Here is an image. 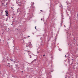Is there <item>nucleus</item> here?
<instances>
[{
    "instance_id": "obj_1",
    "label": "nucleus",
    "mask_w": 78,
    "mask_h": 78,
    "mask_svg": "<svg viewBox=\"0 0 78 78\" xmlns=\"http://www.w3.org/2000/svg\"><path fill=\"white\" fill-rule=\"evenodd\" d=\"M32 44H31V43L30 42L28 43V44L26 45V46L27 47H30V46H31Z\"/></svg>"
},
{
    "instance_id": "obj_2",
    "label": "nucleus",
    "mask_w": 78,
    "mask_h": 78,
    "mask_svg": "<svg viewBox=\"0 0 78 78\" xmlns=\"http://www.w3.org/2000/svg\"><path fill=\"white\" fill-rule=\"evenodd\" d=\"M31 4H32V5L31 6V8H32L33 9L35 8V7H34V6L33 5H34V2H32Z\"/></svg>"
},
{
    "instance_id": "obj_3",
    "label": "nucleus",
    "mask_w": 78,
    "mask_h": 78,
    "mask_svg": "<svg viewBox=\"0 0 78 78\" xmlns=\"http://www.w3.org/2000/svg\"><path fill=\"white\" fill-rule=\"evenodd\" d=\"M5 12L6 14V16H8V11L6 10V11H5Z\"/></svg>"
},
{
    "instance_id": "obj_4",
    "label": "nucleus",
    "mask_w": 78,
    "mask_h": 78,
    "mask_svg": "<svg viewBox=\"0 0 78 78\" xmlns=\"http://www.w3.org/2000/svg\"><path fill=\"white\" fill-rule=\"evenodd\" d=\"M12 68V66L11 65H9V69H11Z\"/></svg>"
},
{
    "instance_id": "obj_5",
    "label": "nucleus",
    "mask_w": 78,
    "mask_h": 78,
    "mask_svg": "<svg viewBox=\"0 0 78 78\" xmlns=\"http://www.w3.org/2000/svg\"><path fill=\"white\" fill-rule=\"evenodd\" d=\"M18 3H20V4H21V3H20L21 2L20 1L19 2V1H18Z\"/></svg>"
},
{
    "instance_id": "obj_6",
    "label": "nucleus",
    "mask_w": 78,
    "mask_h": 78,
    "mask_svg": "<svg viewBox=\"0 0 78 78\" xmlns=\"http://www.w3.org/2000/svg\"><path fill=\"white\" fill-rule=\"evenodd\" d=\"M35 29H36V27H35Z\"/></svg>"
},
{
    "instance_id": "obj_7",
    "label": "nucleus",
    "mask_w": 78,
    "mask_h": 78,
    "mask_svg": "<svg viewBox=\"0 0 78 78\" xmlns=\"http://www.w3.org/2000/svg\"><path fill=\"white\" fill-rule=\"evenodd\" d=\"M9 2H11V0H9Z\"/></svg>"
},
{
    "instance_id": "obj_8",
    "label": "nucleus",
    "mask_w": 78,
    "mask_h": 78,
    "mask_svg": "<svg viewBox=\"0 0 78 78\" xmlns=\"http://www.w3.org/2000/svg\"><path fill=\"white\" fill-rule=\"evenodd\" d=\"M77 17H78V14L77 15Z\"/></svg>"
},
{
    "instance_id": "obj_9",
    "label": "nucleus",
    "mask_w": 78,
    "mask_h": 78,
    "mask_svg": "<svg viewBox=\"0 0 78 78\" xmlns=\"http://www.w3.org/2000/svg\"><path fill=\"white\" fill-rule=\"evenodd\" d=\"M42 18H41V20H42Z\"/></svg>"
},
{
    "instance_id": "obj_10",
    "label": "nucleus",
    "mask_w": 78,
    "mask_h": 78,
    "mask_svg": "<svg viewBox=\"0 0 78 78\" xmlns=\"http://www.w3.org/2000/svg\"><path fill=\"white\" fill-rule=\"evenodd\" d=\"M45 56V55H44L43 56Z\"/></svg>"
},
{
    "instance_id": "obj_11",
    "label": "nucleus",
    "mask_w": 78,
    "mask_h": 78,
    "mask_svg": "<svg viewBox=\"0 0 78 78\" xmlns=\"http://www.w3.org/2000/svg\"><path fill=\"white\" fill-rule=\"evenodd\" d=\"M12 9H13V8H12Z\"/></svg>"
},
{
    "instance_id": "obj_12",
    "label": "nucleus",
    "mask_w": 78,
    "mask_h": 78,
    "mask_svg": "<svg viewBox=\"0 0 78 78\" xmlns=\"http://www.w3.org/2000/svg\"><path fill=\"white\" fill-rule=\"evenodd\" d=\"M29 51V52H30V51Z\"/></svg>"
},
{
    "instance_id": "obj_13",
    "label": "nucleus",
    "mask_w": 78,
    "mask_h": 78,
    "mask_svg": "<svg viewBox=\"0 0 78 78\" xmlns=\"http://www.w3.org/2000/svg\"><path fill=\"white\" fill-rule=\"evenodd\" d=\"M6 5H8V3H7L6 4Z\"/></svg>"
},
{
    "instance_id": "obj_14",
    "label": "nucleus",
    "mask_w": 78,
    "mask_h": 78,
    "mask_svg": "<svg viewBox=\"0 0 78 78\" xmlns=\"http://www.w3.org/2000/svg\"><path fill=\"white\" fill-rule=\"evenodd\" d=\"M28 37H30V36H28Z\"/></svg>"
},
{
    "instance_id": "obj_15",
    "label": "nucleus",
    "mask_w": 78,
    "mask_h": 78,
    "mask_svg": "<svg viewBox=\"0 0 78 78\" xmlns=\"http://www.w3.org/2000/svg\"><path fill=\"white\" fill-rule=\"evenodd\" d=\"M11 8H12V7H11Z\"/></svg>"
},
{
    "instance_id": "obj_16",
    "label": "nucleus",
    "mask_w": 78,
    "mask_h": 78,
    "mask_svg": "<svg viewBox=\"0 0 78 78\" xmlns=\"http://www.w3.org/2000/svg\"><path fill=\"white\" fill-rule=\"evenodd\" d=\"M8 64H9V63H8Z\"/></svg>"
},
{
    "instance_id": "obj_17",
    "label": "nucleus",
    "mask_w": 78,
    "mask_h": 78,
    "mask_svg": "<svg viewBox=\"0 0 78 78\" xmlns=\"http://www.w3.org/2000/svg\"><path fill=\"white\" fill-rule=\"evenodd\" d=\"M18 1H19V0H18Z\"/></svg>"
}]
</instances>
